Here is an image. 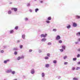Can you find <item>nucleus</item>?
<instances>
[{"label":"nucleus","mask_w":80,"mask_h":80,"mask_svg":"<svg viewBox=\"0 0 80 80\" xmlns=\"http://www.w3.org/2000/svg\"><path fill=\"white\" fill-rule=\"evenodd\" d=\"M67 58V56H66L64 57L63 59H64V60H65V59H66V58Z\"/></svg>","instance_id":"nucleus-32"},{"label":"nucleus","mask_w":80,"mask_h":80,"mask_svg":"<svg viewBox=\"0 0 80 80\" xmlns=\"http://www.w3.org/2000/svg\"><path fill=\"white\" fill-rule=\"evenodd\" d=\"M50 67V64H46L45 65V67H46V68H48Z\"/></svg>","instance_id":"nucleus-13"},{"label":"nucleus","mask_w":80,"mask_h":80,"mask_svg":"<svg viewBox=\"0 0 80 80\" xmlns=\"http://www.w3.org/2000/svg\"><path fill=\"white\" fill-rule=\"evenodd\" d=\"M11 10H14V12H17V10H18L17 8H11Z\"/></svg>","instance_id":"nucleus-7"},{"label":"nucleus","mask_w":80,"mask_h":80,"mask_svg":"<svg viewBox=\"0 0 80 80\" xmlns=\"http://www.w3.org/2000/svg\"><path fill=\"white\" fill-rule=\"evenodd\" d=\"M57 29H53L52 30V31L53 32H55L57 31Z\"/></svg>","instance_id":"nucleus-26"},{"label":"nucleus","mask_w":80,"mask_h":80,"mask_svg":"<svg viewBox=\"0 0 80 80\" xmlns=\"http://www.w3.org/2000/svg\"><path fill=\"white\" fill-rule=\"evenodd\" d=\"M42 77H45V73L44 72L42 73Z\"/></svg>","instance_id":"nucleus-19"},{"label":"nucleus","mask_w":80,"mask_h":80,"mask_svg":"<svg viewBox=\"0 0 80 80\" xmlns=\"http://www.w3.org/2000/svg\"><path fill=\"white\" fill-rule=\"evenodd\" d=\"M76 36H78V37H80V32H77L76 33Z\"/></svg>","instance_id":"nucleus-11"},{"label":"nucleus","mask_w":80,"mask_h":80,"mask_svg":"<svg viewBox=\"0 0 80 80\" xmlns=\"http://www.w3.org/2000/svg\"><path fill=\"white\" fill-rule=\"evenodd\" d=\"M79 42H75V44H78V43Z\"/></svg>","instance_id":"nucleus-45"},{"label":"nucleus","mask_w":80,"mask_h":80,"mask_svg":"<svg viewBox=\"0 0 80 80\" xmlns=\"http://www.w3.org/2000/svg\"><path fill=\"white\" fill-rule=\"evenodd\" d=\"M31 73L33 75L35 73V70L34 69H32L31 71Z\"/></svg>","instance_id":"nucleus-6"},{"label":"nucleus","mask_w":80,"mask_h":80,"mask_svg":"<svg viewBox=\"0 0 80 80\" xmlns=\"http://www.w3.org/2000/svg\"><path fill=\"white\" fill-rule=\"evenodd\" d=\"M41 37L42 38V37H43L44 38H45L47 36V34H41L40 35Z\"/></svg>","instance_id":"nucleus-3"},{"label":"nucleus","mask_w":80,"mask_h":80,"mask_svg":"<svg viewBox=\"0 0 80 80\" xmlns=\"http://www.w3.org/2000/svg\"><path fill=\"white\" fill-rule=\"evenodd\" d=\"M60 50L61 52H63V49H60Z\"/></svg>","instance_id":"nucleus-38"},{"label":"nucleus","mask_w":80,"mask_h":80,"mask_svg":"<svg viewBox=\"0 0 80 80\" xmlns=\"http://www.w3.org/2000/svg\"><path fill=\"white\" fill-rule=\"evenodd\" d=\"M75 67H73L72 68V70H75Z\"/></svg>","instance_id":"nucleus-37"},{"label":"nucleus","mask_w":80,"mask_h":80,"mask_svg":"<svg viewBox=\"0 0 80 80\" xmlns=\"http://www.w3.org/2000/svg\"><path fill=\"white\" fill-rule=\"evenodd\" d=\"M58 79H60V78H61V77L60 76H58Z\"/></svg>","instance_id":"nucleus-48"},{"label":"nucleus","mask_w":80,"mask_h":80,"mask_svg":"<svg viewBox=\"0 0 80 80\" xmlns=\"http://www.w3.org/2000/svg\"><path fill=\"white\" fill-rule=\"evenodd\" d=\"M32 51H33V50H32V49H30L29 50V52H32Z\"/></svg>","instance_id":"nucleus-43"},{"label":"nucleus","mask_w":80,"mask_h":80,"mask_svg":"<svg viewBox=\"0 0 80 80\" xmlns=\"http://www.w3.org/2000/svg\"><path fill=\"white\" fill-rule=\"evenodd\" d=\"M24 58V57L23 56H22L21 57H20V58L21 59H22V58Z\"/></svg>","instance_id":"nucleus-49"},{"label":"nucleus","mask_w":80,"mask_h":80,"mask_svg":"<svg viewBox=\"0 0 80 80\" xmlns=\"http://www.w3.org/2000/svg\"><path fill=\"white\" fill-rule=\"evenodd\" d=\"M14 32V31L13 30H11L10 31V33L11 34L13 33Z\"/></svg>","instance_id":"nucleus-16"},{"label":"nucleus","mask_w":80,"mask_h":80,"mask_svg":"<svg viewBox=\"0 0 80 80\" xmlns=\"http://www.w3.org/2000/svg\"><path fill=\"white\" fill-rule=\"evenodd\" d=\"M35 1H37V0H34Z\"/></svg>","instance_id":"nucleus-56"},{"label":"nucleus","mask_w":80,"mask_h":80,"mask_svg":"<svg viewBox=\"0 0 80 80\" xmlns=\"http://www.w3.org/2000/svg\"><path fill=\"white\" fill-rule=\"evenodd\" d=\"M58 43H62V41L60 40L58 41Z\"/></svg>","instance_id":"nucleus-24"},{"label":"nucleus","mask_w":80,"mask_h":80,"mask_svg":"<svg viewBox=\"0 0 80 80\" xmlns=\"http://www.w3.org/2000/svg\"><path fill=\"white\" fill-rule=\"evenodd\" d=\"M19 47L21 49V48H23V46L22 45H20Z\"/></svg>","instance_id":"nucleus-28"},{"label":"nucleus","mask_w":80,"mask_h":80,"mask_svg":"<svg viewBox=\"0 0 80 80\" xmlns=\"http://www.w3.org/2000/svg\"><path fill=\"white\" fill-rule=\"evenodd\" d=\"M73 80H78V78H73Z\"/></svg>","instance_id":"nucleus-27"},{"label":"nucleus","mask_w":80,"mask_h":80,"mask_svg":"<svg viewBox=\"0 0 80 80\" xmlns=\"http://www.w3.org/2000/svg\"><path fill=\"white\" fill-rule=\"evenodd\" d=\"M77 26H78V25L77 23L75 22H72V26L73 27H77Z\"/></svg>","instance_id":"nucleus-4"},{"label":"nucleus","mask_w":80,"mask_h":80,"mask_svg":"<svg viewBox=\"0 0 80 80\" xmlns=\"http://www.w3.org/2000/svg\"><path fill=\"white\" fill-rule=\"evenodd\" d=\"M12 2H11L10 3V4H12Z\"/></svg>","instance_id":"nucleus-54"},{"label":"nucleus","mask_w":80,"mask_h":80,"mask_svg":"<svg viewBox=\"0 0 80 80\" xmlns=\"http://www.w3.org/2000/svg\"><path fill=\"white\" fill-rule=\"evenodd\" d=\"M18 50V48H13V51H17Z\"/></svg>","instance_id":"nucleus-9"},{"label":"nucleus","mask_w":80,"mask_h":80,"mask_svg":"<svg viewBox=\"0 0 80 80\" xmlns=\"http://www.w3.org/2000/svg\"><path fill=\"white\" fill-rule=\"evenodd\" d=\"M78 41H80V38H78Z\"/></svg>","instance_id":"nucleus-52"},{"label":"nucleus","mask_w":80,"mask_h":80,"mask_svg":"<svg viewBox=\"0 0 80 80\" xmlns=\"http://www.w3.org/2000/svg\"><path fill=\"white\" fill-rule=\"evenodd\" d=\"M28 18H26L25 19V21H28Z\"/></svg>","instance_id":"nucleus-39"},{"label":"nucleus","mask_w":80,"mask_h":80,"mask_svg":"<svg viewBox=\"0 0 80 80\" xmlns=\"http://www.w3.org/2000/svg\"><path fill=\"white\" fill-rule=\"evenodd\" d=\"M8 15H11L12 14V11L10 10L8 11Z\"/></svg>","instance_id":"nucleus-14"},{"label":"nucleus","mask_w":80,"mask_h":80,"mask_svg":"<svg viewBox=\"0 0 80 80\" xmlns=\"http://www.w3.org/2000/svg\"><path fill=\"white\" fill-rule=\"evenodd\" d=\"M21 58H20V57H18V58H17V60H20Z\"/></svg>","instance_id":"nucleus-34"},{"label":"nucleus","mask_w":80,"mask_h":80,"mask_svg":"<svg viewBox=\"0 0 80 80\" xmlns=\"http://www.w3.org/2000/svg\"><path fill=\"white\" fill-rule=\"evenodd\" d=\"M48 20H52V18H51V17H49L48 18Z\"/></svg>","instance_id":"nucleus-18"},{"label":"nucleus","mask_w":80,"mask_h":80,"mask_svg":"<svg viewBox=\"0 0 80 80\" xmlns=\"http://www.w3.org/2000/svg\"><path fill=\"white\" fill-rule=\"evenodd\" d=\"M17 43H19L20 42V40H18L17 42Z\"/></svg>","instance_id":"nucleus-53"},{"label":"nucleus","mask_w":80,"mask_h":80,"mask_svg":"<svg viewBox=\"0 0 80 80\" xmlns=\"http://www.w3.org/2000/svg\"><path fill=\"white\" fill-rule=\"evenodd\" d=\"M10 62V59H8L6 60H4V61L3 63H5V64H7L8 62Z\"/></svg>","instance_id":"nucleus-2"},{"label":"nucleus","mask_w":80,"mask_h":80,"mask_svg":"<svg viewBox=\"0 0 80 80\" xmlns=\"http://www.w3.org/2000/svg\"><path fill=\"white\" fill-rule=\"evenodd\" d=\"M38 10H39V9H38V8H36L35 9V12L36 13H37V12H38Z\"/></svg>","instance_id":"nucleus-20"},{"label":"nucleus","mask_w":80,"mask_h":80,"mask_svg":"<svg viewBox=\"0 0 80 80\" xmlns=\"http://www.w3.org/2000/svg\"><path fill=\"white\" fill-rule=\"evenodd\" d=\"M13 80H17V79H15Z\"/></svg>","instance_id":"nucleus-55"},{"label":"nucleus","mask_w":80,"mask_h":80,"mask_svg":"<svg viewBox=\"0 0 80 80\" xmlns=\"http://www.w3.org/2000/svg\"><path fill=\"white\" fill-rule=\"evenodd\" d=\"M0 50H1V49H0Z\"/></svg>","instance_id":"nucleus-57"},{"label":"nucleus","mask_w":80,"mask_h":80,"mask_svg":"<svg viewBox=\"0 0 80 80\" xmlns=\"http://www.w3.org/2000/svg\"><path fill=\"white\" fill-rule=\"evenodd\" d=\"M73 61H76L77 60V58H73Z\"/></svg>","instance_id":"nucleus-30"},{"label":"nucleus","mask_w":80,"mask_h":80,"mask_svg":"<svg viewBox=\"0 0 80 80\" xmlns=\"http://www.w3.org/2000/svg\"><path fill=\"white\" fill-rule=\"evenodd\" d=\"M53 63H55V64H56V63H57V60H54L53 61Z\"/></svg>","instance_id":"nucleus-21"},{"label":"nucleus","mask_w":80,"mask_h":80,"mask_svg":"<svg viewBox=\"0 0 80 80\" xmlns=\"http://www.w3.org/2000/svg\"><path fill=\"white\" fill-rule=\"evenodd\" d=\"M6 73H11L12 74V75H15V71H12V69H8L5 71Z\"/></svg>","instance_id":"nucleus-1"},{"label":"nucleus","mask_w":80,"mask_h":80,"mask_svg":"<svg viewBox=\"0 0 80 80\" xmlns=\"http://www.w3.org/2000/svg\"><path fill=\"white\" fill-rule=\"evenodd\" d=\"M47 40V39L45 38H43L41 39V42H45Z\"/></svg>","instance_id":"nucleus-8"},{"label":"nucleus","mask_w":80,"mask_h":80,"mask_svg":"<svg viewBox=\"0 0 80 80\" xmlns=\"http://www.w3.org/2000/svg\"><path fill=\"white\" fill-rule=\"evenodd\" d=\"M48 58H49L48 57H45V60H48Z\"/></svg>","instance_id":"nucleus-29"},{"label":"nucleus","mask_w":80,"mask_h":80,"mask_svg":"<svg viewBox=\"0 0 80 80\" xmlns=\"http://www.w3.org/2000/svg\"><path fill=\"white\" fill-rule=\"evenodd\" d=\"M48 45H52V43H51L50 42H49L48 43Z\"/></svg>","instance_id":"nucleus-36"},{"label":"nucleus","mask_w":80,"mask_h":80,"mask_svg":"<svg viewBox=\"0 0 80 80\" xmlns=\"http://www.w3.org/2000/svg\"><path fill=\"white\" fill-rule=\"evenodd\" d=\"M77 51H78V52H80V48H79L78 49H77Z\"/></svg>","instance_id":"nucleus-42"},{"label":"nucleus","mask_w":80,"mask_h":80,"mask_svg":"<svg viewBox=\"0 0 80 80\" xmlns=\"http://www.w3.org/2000/svg\"><path fill=\"white\" fill-rule=\"evenodd\" d=\"M77 64H78V65H80V62H78Z\"/></svg>","instance_id":"nucleus-47"},{"label":"nucleus","mask_w":80,"mask_h":80,"mask_svg":"<svg viewBox=\"0 0 80 80\" xmlns=\"http://www.w3.org/2000/svg\"><path fill=\"white\" fill-rule=\"evenodd\" d=\"M67 64H68V62H64V65H67Z\"/></svg>","instance_id":"nucleus-40"},{"label":"nucleus","mask_w":80,"mask_h":80,"mask_svg":"<svg viewBox=\"0 0 80 80\" xmlns=\"http://www.w3.org/2000/svg\"><path fill=\"white\" fill-rule=\"evenodd\" d=\"M18 53L16 51H15L14 52V54L15 55H17V54Z\"/></svg>","instance_id":"nucleus-31"},{"label":"nucleus","mask_w":80,"mask_h":80,"mask_svg":"<svg viewBox=\"0 0 80 80\" xmlns=\"http://www.w3.org/2000/svg\"><path fill=\"white\" fill-rule=\"evenodd\" d=\"M27 7H30V3H27Z\"/></svg>","instance_id":"nucleus-22"},{"label":"nucleus","mask_w":80,"mask_h":80,"mask_svg":"<svg viewBox=\"0 0 80 80\" xmlns=\"http://www.w3.org/2000/svg\"><path fill=\"white\" fill-rule=\"evenodd\" d=\"M66 27L68 29H70L71 28V25H68Z\"/></svg>","instance_id":"nucleus-10"},{"label":"nucleus","mask_w":80,"mask_h":80,"mask_svg":"<svg viewBox=\"0 0 80 80\" xmlns=\"http://www.w3.org/2000/svg\"><path fill=\"white\" fill-rule=\"evenodd\" d=\"M3 48H7V46H3Z\"/></svg>","instance_id":"nucleus-46"},{"label":"nucleus","mask_w":80,"mask_h":80,"mask_svg":"<svg viewBox=\"0 0 80 80\" xmlns=\"http://www.w3.org/2000/svg\"><path fill=\"white\" fill-rule=\"evenodd\" d=\"M42 52V51L40 50H38V52L39 53H41V52Z\"/></svg>","instance_id":"nucleus-44"},{"label":"nucleus","mask_w":80,"mask_h":80,"mask_svg":"<svg viewBox=\"0 0 80 80\" xmlns=\"http://www.w3.org/2000/svg\"><path fill=\"white\" fill-rule=\"evenodd\" d=\"M76 18H77L78 19H79V18H80V16L76 15Z\"/></svg>","instance_id":"nucleus-17"},{"label":"nucleus","mask_w":80,"mask_h":80,"mask_svg":"<svg viewBox=\"0 0 80 80\" xmlns=\"http://www.w3.org/2000/svg\"><path fill=\"white\" fill-rule=\"evenodd\" d=\"M22 38L23 39H25V35L23 34L22 35Z\"/></svg>","instance_id":"nucleus-12"},{"label":"nucleus","mask_w":80,"mask_h":80,"mask_svg":"<svg viewBox=\"0 0 80 80\" xmlns=\"http://www.w3.org/2000/svg\"><path fill=\"white\" fill-rule=\"evenodd\" d=\"M50 53H47V56L48 57H50Z\"/></svg>","instance_id":"nucleus-35"},{"label":"nucleus","mask_w":80,"mask_h":80,"mask_svg":"<svg viewBox=\"0 0 80 80\" xmlns=\"http://www.w3.org/2000/svg\"><path fill=\"white\" fill-rule=\"evenodd\" d=\"M1 53H4V50H2L1 51Z\"/></svg>","instance_id":"nucleus-33"},{"label":"nucleus","mask_w":80,"mask_h":80,"mask_svg":"<svg viewBox=\"0 0 80 80\" xmlns=\"http://www.w3.org/2000/svg\"><path fill=\"white\" fill-rule=\"evenodd\" d=\"M43 2V1H40V3H42Z\"/></svg>","instance_id":"nucleus-51"},{"label":"nucleus","mask_w":80,"mask_h":80,"mask_svg":"<svg viewBox=\"0 0 80 80\" xmlns=\"http://www.w3.org/2000/svg\"><path fill=\"white\" fill-rule=\"evenodd\" d=\"M46 22L47 23H50V22L49 20L46 21Z\"/></svg>","instance_id":"nucleus-25"},{"label":"nucleus","mask_w":80,"mask_h":80,"mask_svg":"<svg viewBox=\"0 0 80 80\" xmlns=\"http://www.w3.org/2000/svg\"><path fill=\"white\" fill-rule=\"evenodd\" d=\"M62 48H63V50H65V48L66 47L65 45H62Z\"/></svg>","instance_id":"nucleus-15"},{"label":"nucleus","mask_w":80,"mask_h":80,"mask_svg":"<svg viewBox=\"0 0 80 80\" xmlns=\"http://www.w3.org/2000/svg\"><path fill=\"white\" fill-rule=\"evenodd\" d=\"M15 30H18V26H16L15 28Z\"/></svg>","instance_id":"nucleus-23"},{"label":"nucleus","mask_w":80,"mask_h":80,"mask_svg":"<svg viewBox=\"0 0 80 80\" xmlns=\"http://www.w3.org/2000/svg\"><path fill=\"white\" fill-rule=\"evenodd\" d=\"M61 38L60 36V35H58L56 37V39L57 40H60Z\"/></svg>","instance_id":"nucleus-5"},{"label":"nucleus","mask_w":80,"mask_h":80,"mask_svg":"<svg viewBox=\"0 0 80 80\" xmlns=\"http://www.w3.org/2000/svg\"><path fill=\"white\" fill-rule=\"evenodd\" d=\"M29 11L30 12H32V10L31 9H30L29 10Z\"/></svg>","instance_id":"nucleus-50"},{"label":"nucleus","mask_w":80,"mask_h":80,"mask_svg":"<svg viewBox=\"0 0 80 80\" xmlns=\"http://www.w3.org/2000/svg\"><path fill=\"white\" fill-rule=\"evenodd\" d=\"M80 54H78L77 55V57H78V58H79V57H80Z\"/></svg>","instance_id":"nucleus-41"}]
</instances>
